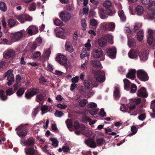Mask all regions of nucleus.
Listing matches in <instances>:
<instances>
[{
    "label": "nucleus",
    "instance_id": "nucleus-1",
    "mask_svg": "<svg viewBox=\"0 0 155 155\" xmlns=\"http://www.w3.org/2000/svg\"><path fill=\"white\" fill-rule=\"evenodd\" d=\"M40 89L37 87H31L25 93V97L27 100H30L39 92Z\"/></svg>",
    "mask_w": 155,
    "mask_h": 155
},
{
    "label": "nucleus",
    "instance_id": "nucleus-2",
    "mask_svg": "<svg viewBox=\"0 0 155 155\" xmlns=\"http://www.w3.org/2000/svg\"><path fill=\"white\" fill-rule=\"evenodd\" d=\"M83 84L84 87L87 89H89L90 87L92 88L94 87H97L98 86L96 81L91 79L88 80H84Z\"/></svg>",
    "mask_w": 155,
    "mask_h": 155
},
{
    "label": "nucleus",
    "instance_id": "nucleus-3",
    "mask_svg": "<svg viewBox=\"0 0 155 155\" xmlns=\"http://www.w3.org/2000/svg\"><path fill=\"white\" fill-rule=\"evenodd\" d=\"M101 27L104 31H113L115 28V25L113 22H104L101 24Z\"/></svg>",
    "mask_w": 155,
    "mask_h": 155
},
{
    "label": "nucleus",
    "instance_id": "nucleus-4",
    "mask_svg": "<svg viewBox=\"0 0 155 155\" xmlns=\"http://www.w3.org/2000/svg\"><path fill=\"white\" fill-rule=\"evenodd\" d=\"M137 76L139 79L143 81H145L148 79L147 73L143 70H138L137 72Z\"/></svg>",
    "mask_w": 155,
    "mask_h": 155
},
{
    "label": "nucleus",
    "instance_id": "nucleus-5",
    "mask_svg": "<svg viewBox=\"0 0 155 155\" xmlns=\"http://www.w3.org/2000/svg\"><path fill=\"white\" fill-rule=\"evenodd\" d=\"M13 71L12 69L9 70L5 73V77L7 76V80L8 82L7 84L8 86H10L12 84V82L14 81V78L13 74H12Z\"/></svg>",
    "mask_w": 155,
    "mask_h": 155
},
{
    "label": "nucleus",
    "instance_id": "nucleus-6",
    "mask_svg": "<svg viewBox=\"0 0 155 155\" xmlns=\"http://www.w3.org/2000/svg\"><path fill=\"white\" fill-rule=\"evenodd\" d=\"M18 135L21 138H24L27 135V131L23 125L19 126L15 129Z\"/></svg>",
    "mask_w": 155,
    "mask_h": 155
},
{
    "label": "nucleus",
    "instance_id": "nucleus-7",
    "mask_svg": "<svg viewBox=\"0 0 155 155\" xmlns=\"http://www.w3.org/2000/svg\"><path fill=\"white\" fill-rule=\"evenodd\" d=\"M91 54L94 58H98L102 57L104 53L101 48H97L94 49L92 51Z\"/></svg>",
    "mask_w": 155,
    "mask_h": 155
},
{
    "label": "nucleus",
    "instance_id": "nucleus-8",
    "mask_svg": "<svg viewBox=\"0 0 155 155\" xmlns=\"http://www.w3.org/2000/svg\"><path fill=\"white\" fill-rule=\"evenodd\" d=\"M153 32L151 30H149L147 36V43L149 45L154 44L155 46V39L153 36Z\"/></svg>",
    "mask_w": 155,
    "mask_h": 155
},
{
    "label": "nucleus",
    "instance_id": "nucleus-9",
    "mask_svg": "<svg viewBox=\"0 0 155 155\" xmlns=\"http://www.w3.org/2000/svg\"><path fill=\"white\" fill-rule=\"evenodd\" d=\"M116 48L114 47L109 48L106 51L107 55L112 59L116 57Z\"/></svg>",
    "mask_w": 155,
    "mask_h": 155
},
{
    "label": "nucleus",
    "instance_id": "nucleus-10",
    "mask_svg": "<svg viewBox=\"0 0 155 155\" xmlns=\"http://www.w3.org/2000/svg\"><path fill=\"white\" fill-rule=\"evenodd\" d=\"M59 16L61 20L67 21H69L71 19V15L68 12H62L60 13Z\"/></svg>",
    "mask_w": 155,
    "mask_h": 155
},
{
    "label": "nucleus",
    "instance_id": "nucleus-11",
    "mask_svg": "<svg viewBox=\"0 0 155 155\" xmlns=\"http://www.w3.org/2000/svg\"><path fill=\"white\" fill-rule=\"evenodd\" d=\"M105 73L102 71L98 70L96 73V80L98 82H103L105 79Z\"/></svg>",
    "mask_w": 155,
    "mask_h": 155
},
{
    "label": "nucleus",
    "instance_id": "nucleus-12",
    "mask_svg": "<svg viewBox=\"0 0 155 155\" xmlns=\"http://www.w3.org/2000/svg\"><path fill=\"white\" fill-rule=\"evenodd\" d=\"M137 94L138 97L143 98H147L148 95L146 89L144 87H142L137 91Z\"/></svg>",
    "mask_w": 155,
    "mask_h": 155
},
{
    "label": "nucleus",
    "instance_id": "nucleus-13",
    "mask_svg": "<svg viewBox=\"0 0 155 155\" xmlns=\"http://www.w3.org/2000/svg\"><path fill=\"white\" fill-rule=\"evenodd\" d=\"M56 61L59 64L63 65L66 64L67 58L64 55L58 54L56 58Z\"/></svg>",
    "mask_w": 155,
    "mask_h": 155
},
{
    "label": "nucleus",
    "instance_id": "nucleus-14",
    "mask_svg": "<svg viewBox=\"0 0 155 155\" xmlns=\"http://www.w3.org/2000/svg\"><path fill=\"white\" fill-rule=\"evenodd\" d=\"M17 19L21 23H23L25 21H31L32 20L31 17L26 14H23L19 15Z\"/></svg>",
    "mask_w": 155,
    "mask_h": 155
},
{
    "label": "nucleus",
    "instance_id": "nucleus-15",
    "mask_svg": "<svg viewBox=\"0 0 155 155\" xmlns=\"http://www.w3.org/2000/svg\"><path fill=\"white\" fill-rule=\"evenodd\" d=\"M23 34L21 31H18L15 33H12L11 34L10 37L13 39L17 41L20 39L22 37Z\"/></svg>",
    "mask_w": 155,
    "mask_h": 155
},
{
    "label": "nucleus",
    "instance_id": "nucleus-16",
    "mask_svg": "<svg viewBox=\"0 0 155 155\" xmlns=\"http://www.w3.org/2000/svg\"><path fill=\"white\" fill-rule=\"evenodd\" d=\"M28 33L31 35L35 34L37 33L38 31V28L35 26H30L27 29Z\"/></svg>",
    "mask_w": 155,
    "mask_h": 155
},
{
    "label": "nucleus",
    "instance_id": "nucleus-17",
    "mask_svg": "<svg viewBox=\"0 0 155 155\" xmlns=\"http://www.w3.org/2000/svg\"><path fill=\"white\" fill-rule=\"evenodd\" d=\"M15 54V51L12 49L7 50L4 54V57L5 58L8 59L11 57L14 56Z\"/></svg>",
    "mask_w": 155,
    "mask_h": 155
},
{
    "label": "nucleus",
    "instance_id": "nucleus-18",
    "mask_svg": "<svg viewBox=\"0 0 155 155\" xmlns=\"http://www.w3.org/2000/svg\"><path fill=\"white\" fill-rule=\"evenodd\" d=\"M65 48L66 51L70 53L74 51V48L71 42L68 41H66L65 45Z\"/></svg>",
    "mask_w": 155,
    "mask_h": 155
},
{
    "label": "nucleus",
    "instance_id": "nucleus-19",
    "mask_svg": "<svg viewBox=\"0 0 155 155\" xmlns=\"http://www.w3.org/2000/svg\"><path fill=\"white\" fill-rule=\"evenodd\" d=\"M136 71L135 69H130L127 74L126 77L127 78L134 79L136 78Z\"/></svg>",
    "mask_w": 155,
    "mask_h": 155
},
{
    "label": "nucleus",
    "instance_id": "nucleus-20",
    "mask_svg": "<svg viewBox=\"0 0 155 155\" xmlns=\"http://www.w3.org/2000/svg\"><path fill=\"white\" fill-rule=\"evenodd\" d=\"M138 52L136 50L131 49L128 53L129 57L131 58H136L138 55Z\"/></svg>",
    "mask_w": 155,
    "mask_h": 155
},
{
    "label": "nucleus",
    "instance_id": "nucleus-21",
    "mask_svg": "<svg viewBox=\"0 0 155 155\" xmlns=\"http://www.w3.org/2000/svg\"><path fill=\"white\" fill-rule=\"evenodd\" d=\"M85 143L88 146L92 148H95L96 147V143L91 139H88L85 140Z\"/></svg>",
    "mask_w": 155,
    "mask_h": 155
},
{
    "label": "nucleus",
    "instance_id": "nucleus-22",
    "mask_svg": "<svg viewBox=\"0 0 155 155\" xmlns=\"http://www.w3.org/2000/svg\"><path fill=\"white\" fill-rule=\"evenodd\" d=\"M98 44L101 47H105L107 45V40L104 37H101L98 39Z\"/></svg>",
    "mask_w": 155,
    "mask_h": 155
},
{
    "label": "nucleus",
    "instance_id": "nucleus-23",
    "mask_svg": "<svg viewBox=\"0 0 155 155\" xmlns=\"http://www.w3.org/2000/svg\"><path fill=\"white\" fill-rule=\"evenodd\" d=\"M25 144L27 146L32 147L35 143V139L32 137L28 138L27 140L25 142Z\"/></svg>",
    "mask_w": 155,
    "mask_h": 155
},
{
    "label": "nucleus",
    "instance_id": "nucleus-24",
    "mask_svg": "<svg viewBox=\"0 0 155 155\" xmlns=\"http://www.w3.org/2000/svg\"><path fill=\"white\" fill-rule=\"evenodd\" d=\"M150 108L152 110L153 113H151L150 115L152 118H155V99L151 101L150 106Z\"/></svg>",
    "mask_w": 155,
    "mask_h": 155
},
{
    "label": "nucleus",
    "instance_id": "nucleus-25",
    "mask_svg": "<svg viewBox=\"0 0 155 155\" xmlns=\"http://www.w3.org/2000/svg\"><path fill=\"white\" fill-rule=\"evenodd\" d=\"M99 15L100 18L102 19H104L107 17L106 10L104 8L99 9Z\"/></svg>",
    "mask_w": 155,
    "mask_h": 155
},
{
    "label": "nucleus",
    "instance_id": "nucleus-26",
    "mask_svg": "<svg viewBox=\"0 0 155 155\" xmlns=\"http://www.w3.org/2000/svg\"><path fill=\"white\" fill-rule=\"evenodd\" d=\"M123 81L124 84V89L127 91H129L130 89V86L131 83L126 78L124 79Z\"/></svg>",
    "mask_w": 155,
    "mask_h": 155
},
{
    "label": "nucleus",
    "instance_id": "nucleus-27",
    "mask_svg": "<svg viewBox=\"0 0 155 155\" xmlns=\"http://www.w3.org/2000/svg\"><path fill=\"white\" fill-rule=\"evenodd\" d=\"M25 153L26 155H34L35 154V150L33 147H29L25 150Z\"/></svg>",
    "mask_w": 155,
    "mask_h": 155
},
{
    "label": "nucleus",
    "instance_id": "nucleus-28",
    "mask_svg": "<svg viewBox=\"0 0 155 155\" xmlns=\"http://www.w3.org/2000/svg\"><path fill=\"white\" fill-rule=\"evenodd\" d=\"M56 29L54 30L55 32L56 33V35L57 37L64 38V31L62 29L60 30H59L58 31L56 32Z\"/></svg>",
    "mask_w": 155,
    "mask_h": 155
},
{
    "label": "nucleus",
    "instance_id": "nucleus-29",
    "mask_svg": "<svg viewBox=\"0 0 155 155\" xmlns=\"http://www.w3.org/2000/svg\"><path fill=\"white\" fill-rule=\"evenodd\" d=\"M91 62L92 63L93 66L96 68H102L100 61L98 60H92Z\"/></svg>",
    "mask_w": 155,
    "mask_h": 155
},
{
    "label": "nucleus",
    "instance_id": "nucleus-30",
    "mask_svg": "<svg viewBox=\"0 0 155 155\" xmlns=\"http://www.w3.org/2000/svg\"><path fill=\"white\" fill-rule=\"evenodd\" d=\"M16 21L13 18H10L8 21V25L10 28H12L16 25Z\"/></svg>",
    "mask_w": 155,
    "mask_h": 155
},
{
    "label": "nucleus",
    "instance_id": "nucleus-31",
    "mask_svg": "<svg viewBox=\"0 0 155 155\" xmlns=\"http://www.w3.org/2000/svg\"><path fill=\"white\" fill-rule=\"evenodd\" d=\"M139 56L141 60L145 61L147 60V57L146 52L143 51L139 54Z\"/></svg>",
    "mask_w": 155,
    "mask_h": 155
},
{
    "label": "nucleus",
    "instance_id": "nucleus-32",
    "mask_svg": "<svg viewBox=\"0 0 155 155\" xmlns=\"http://www.w3.org/2000/svg\"><path fill=\"white\" fill-rule=\"evenodd\" d=\"M51 51L50 48H48L47 49H45L44 50L43 55L45 58L48 59L51 54Z\"/></svg>",
    "mask_w": 155,
    "mask_h": 155
},
{
    "label": "nucleus",
    "instance_id": "nucleus-33",
    "mask_svg": "<svg viewBox=\"0 0 155 155\" xmlns=\"http://www.w3.org/2000/svg\"><path fill=\"white\" fill-rule=\"evenodd\" d=\"M143 30H140L137 32V38L138 41H141L143 39Z\"/></svg>",
    "mask_w": 155,
    "mask_h": 155
},
{
    "label": "nucleus",
    "instance_id": "nucleus-34",
    "mask_svg": "<svg viewBox=\"0 0 155 155\" xmlns=\"http://www.w3.org/2000/svg\"><path fill=\"white\" fill-rule=\"evenodd\" d=\"M114 91V95L116 98L120 97V94L119 91V88L118 87H115Z\"/></svg>",
    "mask_w": 155,
    "mask_h": 155
},
{
    "label": "nucleus",
    "instance_id": "nucleus-35",
    "mask_svg": "<svg viewBox=\"0 0 155 155\" xmlns=\"http://www.w3.org/2000/svg\"><path fill=\"white\" fill-rule=\"evenodd\" d=\"M136 11L137 15H141L143 12V8L142 6L139 5L136 7Z\"/></svg>",
    "mask_w": 155,
    "mask_h": 155
},
{
    "label": "nucleus",
    "instance_id": "nucleus-36",
    "mask_svg": "<svg viewBox=\"0 0 155 155\" xmlns=\"http://www.w3.org/2000/svg\"><path fill=\"white\" fill-rule=\"evenodd\" d=\"M25 89L24 87H21L16 92V94L17 96L21 97L24 93Z\"/></svg>",
    "mask_w": 155,
    "mask_h": 155
},
{
    "label": "nucleus",
    "instance_id": "nucleus-37",
    "mask_svg": "<svg viewBox=\"0 0 155 155\" xmlns=\"http://www.w3.org/2000/svg\"><path fill=\"white\" fill-rule=\"evenodd\" d=\"M44 97L43 95L41 94H38L36 97V101L39 102L41 101H44Z\"/></svg>",
    "mask_w": 155,
    "mask_h": 155
},
{
    "label": "nucleus",
    "instance_id": "nucleus-38",
    "mask_svg": "<svg viewBox=\"0 0 155 155\" xmlns=\"http://www.w3.org/2000/svg\"><path fill=\"white\" fill-rule=\"evenodd\" d=\"M142 24L140 23H136L134 26L133 31L135 33L137 32V31L141 28Z\"/></svg>",
    "mask_w": 155,
    "mask_h": 155
},
{
    "label": "nucleus",
    "instance_id": "nucleus-39",
    "mask_svg": "<svg viewBox=\"0 0 155 155\" xmlns=\"http://www.w3.org/2000/svg\"><path fill=\"white\" fill-rule=\"evenodd\" d=\"M128 45L130 48L135 46L136 44L134 39L133 38L129 39L128 40Z\"/></svg>",
    "mask_w": 155,
    "mask_h": 155
},
{
    "label": "nucleus",
    "instance_id": "nucleus-40",
    "mask_svg": "<svg viewBox=\"0 0 155 155\" xmlns=\"http://www.w3.org/2000/svg\"><path fill=\"white\" fill-rule=\"evenodd\" d=\"M131 133H130L128 135V136L130 137L134 135L137 132V128L136 126H132L131 128Z\"/></svg>",
    "mask_w": 155,
    "mask_h": 155
},
{
    "label": "nucleus",
    "instance_id": "nucleus-41",
    "mask_svg": "<svg viewBox=\"0 0 155 155\" xmlns=\"http://www.w3.org/2000/svg\"><path fill=\"white\" fill-rule=\"evenodd\" d=\"M50 140L52 142V144L53 146L55 147L58 146V141L56 138L54 137L50 138Z\"/></svg>",
    "mask_w": 155,
    "mask_h": 155
},
{
    "label": "nucleus",
    "instance_id": "nucleus-42",
    "mask_svg": "<svg viewBox=\"0 0 155 155\" xmlns=\"http://www.w3.org/2000/svg\"><path fill=\"white\" fill-rule=\"evenodd\" d=\"M54 24L58 26H62L63 25V23L58 18H56L54 20Z\"/></svg>",
    "mask_w": 155,
    "mask_h": 155
},
{
    "label": "nucleus",
    "instance_id": "nucleus-43",
    "mask_svg": "<svg viewBox=\"0 0 155 155\" xmlns=\"http://www.w3.org/2000/svg\"><path fill=\"white\" fill-rule=\"evenodd\" d=\"M148 8L150 11H155V2H151L148 6Z\"/></svg>",
    "mask_w": 155,
    "mask_h": 155
},
{
    "label": "nucleus",
    "instance_id": "nucleus-44",
    "mask_svg": "<svg viewBox=\"0 0 155 155\" xmlns=\"http://www.w3.org/2000/svg\"><path fill=\"white\" fill-rule=\"evenodd\" d=\"M0 9L2 12H5L7 9L6 4L3 2L0 3Z\"/></svg>",
    "mask_w": 155,
    "mask_h": 155
},
{
    "label": "nucleus",
    "instance_id": "nucleus-45",
    "mask_svg": "<svg viewBox=\"0 0 155 155\" xmlns=\"http://www.w3.org/2000/svg\"><path fill=\"white\" fill-rule=\"evenodd\" d=\"M4 91L3 90H0V97L1 99L3 101H5L7 98V97L4 94Z\"/></svg>",
    "mask_w": 155,
    "mask_h": 155
},
{
    "label": "nucleus",
    "instance_id": "nucleus-46",
    "mask_svg": "<svg viewBox=\"0 0 155 155\" xmlns=\"http://www.w3.org/2000/svg\"><path fill=\"white\" fill-rule=\"evenodd\" d=\"M112 5L111 2L109 1H106L103 3V6L106 8H109Z\"/></svg>",
    "mask_w": 155,
    "mask_h": 155
},
{
    "label": "nucleus",
    "instance_id": "nucleus-47",
    "mask_svg": "<svg viewBox=\"0 0 155 155\" xmlns=\"http://www.w3.org/2000/svg\"><path fill=\"white\" fill-rule=\"evenodd\" d=\"M104 139L101 137L97 139L96 143L98 146H101L103 144Z\"/></svg>",
    "mask_w": 155,
    "mask_h": 155
},
{
    "label": "nucleus",
    "instance_id": "nucleus-48",
    "mask_svg": "<svg viewBox=\"0 0 155 155\" xmlns=\"http://www.w3.org/2000/svg\"><path fill=\"white\" fill-rule=\"evenodd\" d=\"M104 37L107 39V41H108L111 44H112L113 36L112 35L110 34H107L105 35Z\"/></svg>",
    "mask_w": 155,
    "mask_h": 155
},
{
    "label": "nucleus",
    "instance_id": "nucleus-49",
    "mask_svg": "<svg viewBox=\"0 0 155 155\" xmlns=\"http://www.w3.org/2000/svg\"><path fill=\"white\" fill-rule=\"evenodd\" d=\"M81 24L83 28L82 30L83 31L85 30L87 28V24L84 19H82L81 21Z\"/></svg>",
    "mask_w": 155,
    "mask_h": 155
},
{
    "label": "nucleus",
    "instance_id": "nucleus-50",
    "mask_svg": "<svg viewBox=\"0 0 155 155\" xmlns=\"http://www.w3.org/2000/svg\"><path fill=\"white\" fill-rule=\"evenodd\" d=\"M66 124L68 128H71L73 126L72 121L69 119H67L65 121Z\"/></svg>",
    "mask_w": 155,
    "mask_h": 155
},
{
    "label": "nucleus",
    "instance_id": "nucleus-51",
    "mask_svg": "<svg viewBox=\"0 0 155 155\" xmlns=\"http://www.w3.org/2000/svg\"><path fill=\"white\" fill-rule=\"evenodd\" d=\"M87 102V101L86 99H83L80 101L79 105L80 106L83 107L85 106Z\"/></svg>",
    "mask_w": 155,
    "mask_h": 155
},
{
    "label": "nucleus",
    "instance_id": "nucleus-52",
    "mask_svg": "<svg viewBox=\"0 0 155 155\" xmlns=\"http://www.w3.org/2000/svg\"><path fill=\"white\" fill-rule=\"evenodd\" d=\"M54 114L56 117H61L64 115V113L62 111L56 110Z\"/></svg>",
    "mask_w": 155,
    "mask_h": 155
},
{
    "label": "nucleus",
    "instance_id": "nucleus-53",
    "mask_svg": "<svg viewBox=\"0 0 155 155\" xmlns=\"http://www.w3.org/2000/svg\"><path fill=\"white\" fill-rule=\"evenodd\" d=\"M137 89V87L136 85L134 84H133L131 85L130 92L132 93H134L136 92Z\"/></svg>",
    "mask_w": 155,
    "mask_h": 155
},
{
    "label": "nucleus",
    "instance_id": "nucleus-54",
    "mask_svg": "<svg viewBox=\"0 0 155 155\" xmlns=\"http://www.w3.org/2000/svg\"><path fill=\"white\" fill-rule=\"evenodd\" d=\"M106 14L107 15L110 16H111L115 14V11H112L111 9L110 8L107 9V10H106Z\"/></svg>",
    "mask_w": 155,
    "mask_h": 155
},
{
    "label": "nucleus",
    "instance_id": "nucleus-55",
    "mask_svg": "<svg viewBox=\"0 0 155 155\" xmlns=\"http://www.w3.org/2000/svg\"><path fill=\"white\" fill-rule=\"evenodd\" d=\"M90 24L93 26L96 27L97 24V22L96 20L91 19L90 21Z\"/></svg>",
    "mask_w": 155,
    "mask_h": 155
},
{
    "label": "nucleus",
    "instance_id": "nucleus-56",
    "mask_svg": "<svg viewBox=\"0 0 155 155\" xmlns=\"http://www.w3.org/2000/svg\"><path fill=\"white\" fill-rule=\"evenodd\" d=\"M87 53V51L85 48H84L83 49L81 54V59H82L85 57L86 56Z\"/></svg>",
    "mask_w": 155,
    "mask_h": 155
},
{
    "label": "nucleus",
    "instance_id": "nucleus-57",
    "mask_svg": "<svg viewBox=\"0 0 155 155\" xmlns=\"http://www.w3.org/2000/svg\"><path fill=\"white\" fill-rule=\"evenodd\" d=\"M40 108L39 106H38L33 111L32 114V115L35 117L36 115L39 112L38 109Z\"/></svg>",
    "mask_w": 155,
    "mask_h": 155
},
{
    "label": "nucleus",
    "instance_id": "nucleus-58",
    "mask_svg": "<svg viewBox=\"0 0 155 155\" xmlns=\"http://www.w3.org/2000/svg\"><path fill=\"white\" fill-rule=\"evenodd\" d=\"M146 115L145 113H143L138 116V118L141 120H144L146 118Z\"/></svg>",
    "mask_w": 155,
    "mask_h": 155
},
{
    "label": "nucleus",
    "instance_id": "nucleus-59",
    "mask_svg": "<svg viewBox=\"0 0 155 155\" xmlns=\"http://www.w3.org/2000/svg\"><path fill=\"white\" fill-rule=\"evenodd\" d=\"M97 107V104L93 102L87 105V107L89 108H94L96 107Z\"/></svg>",
    "mask_w": 155,
    "mask_h": 155
},
{
    "label": "nucleus",
    "instance_id": "nucleus-60",
    "mask_svg": "<svg viewBox=\"0 0 155 155\" xmlns=\"http://www.w3.org/2000/svg\"><path fill=\"white\" fill-rule=\"evenodd\" d=\"M14 93L13 91L12 88H10L7 89L6 91V94L7 95L10 96Z\"/></svg>",
    "mask_w": 155,
    "mask_h": 155
},
{
    "label": "nucleus",
    "instance_id": "nucleus-61",
    "mask_svg": "<svg viewBox=\"0 0 155 155\" xmlns=\"http://www.w3.org/2000/svg\"><path fill=\"white\" fill-rule=\"evenodd\" d=\"M98 110V109H94L93 110H90L89 111V113L92 115H95L97 114Z\"/></svg>",
    "mask_w": 155,
    "mask_h": 155
},
{
    "label": "nucleus",
    "instance_id": "nucleus-62",
    "mask_svg": "<svg viewBox=\"0 0 155 155\" xmlns=\"http://www.w3.org/2000/svg\"><path fill=\"white\" fill-rule=\"evenodd\" d=\"M41 55L40 52L37 51L33 54V57L34 58H36L39 57Z\"/></svg>",
    "mask_w": 155,
    "mask_h": 155
},
{
    "label": "nucleus",
    "instance_id": "nucleus-63",
    "mask_svg": "<svg viewBox=\"0 0 155 155\" xmlns=\"http://www.w3.org/2000/svg\"><path fill=\"white\" fill-rule=\"evenodd\" d=\"M120 109L121 111L124 112L128 111V108H127L126 106L124 104L122 105V106L120 107Z\"/></svg>",
    "mask_w": 155,
    "mask_h": 155
},
{
    "label": "nucleus",
    "instance_id": "nucleus-64",
    "mask_svg": "<svg viewBox=\"0 0 155 155\" xmlns=\"http://www.w3.org/2000/svg\"><path fill=\"white\" fill-rule=\"evenodd\" d=\"M149 18L150 19H153L155 18V10L149 14Z\"/></svg>",
    "mask_w": 155,
    "mask_h": 155
}]
</instances>
